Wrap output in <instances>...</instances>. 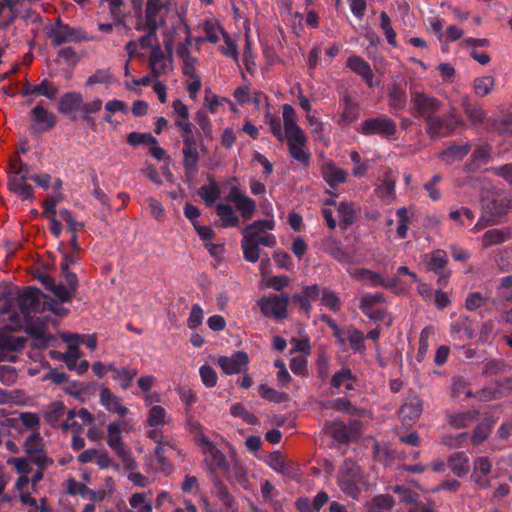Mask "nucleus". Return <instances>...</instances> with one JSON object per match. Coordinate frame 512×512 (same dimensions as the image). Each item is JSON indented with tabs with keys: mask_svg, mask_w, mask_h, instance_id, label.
Listing matches in <instances>:
<instances>
[{
	"mask_svg": "<svg viewBox=\"0 0 512 512\" xmlns=\"http://www.w3.org/2000/svg\"><path fill=\"white\" fill-rule=\"evenodd\" d=\"M172 0H147L145 6L146 26L160 28L166 24V16L171 10Z\"/></svg>",
	"mask_w": 512,
	"mask_h": 512,
	"instance_id": "39448f33",
	"label": "nucleus"
},
{
	"mask_svg": "<svg viewBox=\"0 0 512 512\" xmlns=\"http://www.w3.org/2000/svg\"><path fill=\"white\" fill-rule=\"evenodd\" d=\"M165 47L167 55L163 52L158 43H156L155 47H153V51H151L149 67L153 78H157L159 75L163 74L168 68V64L172 62V43H166Z\"/></svg>",
	"mask_w": 512,
	"mask_h": 512,
	"instance_id": "9b49d317",
	"label": "nucleus"
},
{
	"mask_svg": "<svg viewBox=\"0 0 512 512\" xmlns=\"http://www.w3.org/2000/svg\"><path fill=\"white\" fill-rule=\"evenodd\" d=\"M296 114L294 108L289 104L283 105V122L285 135L297 133L303 131L295 121Z\"/></svg>",
	"mask_w": 512,
	"mask_h": 512,
	"instance_id": "c03bdc74",
	"label": "nucleus"
},
{
	"mask_svg": "<svg viewBox=\"0 0 512 512\" xmlns=\"http://www.w3.org/2000/svg\"><path fill=\"white\" fill-rule=\"evenodd\" d=\"M195 121L203 132V135L208 139H213V130L210 118L204 109H200L195 114Z\"/></svg>",
	"mask_w": 512,
	"mask_h": 512,
	"instance_id": "bf43d9fd",
	"label": "nucleus"
},
{
	"mask_svg": "<svg viewBox=\"0 0 512 512\" xmlns=\"http://www.w3.org/2000/svg\"><path fill=\"white\" fill-rule=\"evenodd\" d=\"M131 508L137 512H152V501L148 499L146 493H134L129 498Z\"/></svg>",
	"mask_w": 512,
	"mask_h": 512,
	"instance_id": "603ef678",
	"label": "nucleus"
},
{
	"mask_svg": "<svg viewBox=\"0 0 512 512\" xmlns=\"http://www.w3.org/2000/svg\"><path fill=\"white\" fill-rule=\"evenodd\" d=\"M511 237L510 229H490L482 236V247L489 248L493 245L504 243Z\"/></svg>",
	"mask_w": 512,
	"mask_h": 512,
	"instance_id": "72a5a7b5",
	"label": "nucleus"
},
{
	"mask_svg": "<svg viewBox=\"0 0 512 512\" xmlns=\"http://www.w3.org/2000/svg\"><path fill=\"white\" fill-rule=\"evenodd\" d=\"M494 85L495 79L490 75L477 77L473 82L475 94L479 97L488 95L493 90Z\"/></svg>",
	"mask_w": 512,
	"mask_h": 512,
	"instance_id": "8fccbe9b",
	"label": "nucleus"
},
{
	"mask_svg": "<svg viewBox=\"0 0 512 512\" xmlns=\"http://www.w3.org/2000/svg\"><path fill=\"white\" fill-rule=\"evenodd\" d=\"M166 410L160 405H154L150 408L147 423L150 427H156L158 425L165 424Z\"/></svg>",
	"mask_w": 512,
	"mask_h": 512,
	"instance_id": "680f3d73",
	"label": "nucleus"
},
{
	"mask_svg": "<svg viewBox=\"0 0 512 512\" xmlns=\"http://www.w3.org/2000/svg\"><path fill=\"white\" fill-rule=\"evenodd\" d=\"M510 199L507 197H494L483 201L482 218L496 222L505 216L510 209Z\"/></svg>",
	"mask_w": 512,
	"mask_h": 512,
	"instance_id": "f8f14e48",
	"label": "nucleus"
},
{
	"mask_svg": "<svg viewBox=\"0 0 512 512\" xmlns=\"http://www.w3.org/2000/svg\"><path fill=\"white\" fill-rule=\"evenodd\" d=\"M461 106L471 124L479 125L483 123L486 113L480 104L471 103L468 96H463L461 98Z\"/></svg>",
	"mask_w": 512,
	"mask_h": 512,
	"instance_id": "cd10ccee",
	"label": "nucleus"
},
{
	"mask_svg": "<svg viewBox=\"0 0 512 512\" xmlns=\"http://www.w3.org/2000/svg\"><path fill=\"white\" fill-rule=\"evenodd\" d=\"M65 405L62 402H53L44 413L45 420L52 427H56L60 418L64 415Z\"/></svg>",
	"mask_w": 512,
	"mask_h": 512,
	"instance_id": "864d4df0",
	"label": "nucleus"
},
{
	"mask_svg": "<svg viewBox=\"0 0 512 512\" xmlns=\"http://www.w3.org/2000/svg\"><path fill=\"white\" fill-rule=\"evenodd\" d=\"M447 465L452 470V472L458 476H465L469 470V458L465 452H457L448 457Z\"/></svg>",
	"mask_w": 512,
	"mask_h": 512,
	"instance_id": "2f4dec72",
	"label": "nucleus"
},
{
	"mask_svg": "<svg viewBox=\"0 0 512 512\" xmlns=\"http://www.w3.org/2000/svg\"><path fill=\"white\" fill-rule=\"evenodd\" d=\"M347 67L362 77L369 87H373L374 72L369 63L358 55H352L347 59Z\"/></svg>",
	"mask_w": 512,
	"mask_h": 512,
	"instance_id": "412c9836",
	"label": "nucleus"
},
{
	"mask_svg": "<svg viewBox=\"0 0 512 512\" xmlns=\"http://www.w3.org/2000/svg\"><path fill=\"white\" fill-rule=\"evenodd\" d=\"M443 107V103L437 97L424 91H410V113L414 118L430 120Z\"/></svg>",
	"mask_w": 512,
	"mask_h": 512,
	"instance_id": "f257e3e1",
	"label": "nucleus"
},
{
	"mask_svg": "<svg viewBox=\"0 0 512 512\" xmlns=\"http://www.w3.org/2000/svg\"><path fill=\"white\" fill-rule=\"evenodd\" d=\"M216 214L221 219V225L224 228L237 227L240 224L239 217L234 213L232 206L229 204H217Z\"/></svg>",
	"mask_w": 512,
	"mask_h": 512,
	"instance_id": "e433bc0d",
	"label": "nucleus"
},
{
	"mask_svg": "<svg viewBox=\"0 0 512 512\" xmlns=\"http://www.w3.org/2000/svg\"><path fill=\"white\" fill-rule=\"evenodd\" d=\"M479 412L477 410H467L460 413L447 414V421L449 425L455 429L466 428L469 423L478 418Z\"/></svg>",
	"mask_w": 512,
	"mask_h": 512,
	"instance_id": "473e14b6",
	"label": "nucleus"
},
{
	"mask_svg": "<svg viewBox=\"0 0 512 512\" xmlns=\"http://www.w3.org/2000/svg\"><path fill=\"white\" fill-rule=\"evenodd\" d=\"M488 304H494V301L480 292H470L465 299V307L470 311H474Z\"/></svg>",
	"mask_w": 512,
	"mask_h": 512,
	"instance_id": "09e8293b",
	"label": "nucleus"
},
{
	"mask_svg": "<svg viewBox=\"0 0 512 512\" xmlns=\"http://www.w3.org/2000/svg\"><path fill=\"white\" fill-rule=\"evenodd\" d=\"M27 455L28 459L40 469H45L54 463V460L46 455L44 446L38 448L37 452H30Z\"/></svg>",
	"mask_w": 512,
	"mask_h": 512,
	"instance_id": "052dcab7",
	"label": "nucleus"
},
{
	"mask_svg": "<svg viewBox=\"0 0 512 512\" xmlns=\"http://www.w3.org/2000/svg\"><path fill=\"white\" fill-rule=\"evenodd\" d=\"M227 200L234 203L236 209L240 212L243 220L245 221L252 219L256 213V202L252 198L241 193L237 186L231 187Z\"/></svg>",
	"mask_w": 512,
	"mask_h": 512,
	"instance_id": "6e6552de",
	"label": "nucleus"
},
{
	"mask_svg": "<svg viewBox=\"0 0 512 512\" xmlns=\"http://www.w3.org/2000/svg\"><path fill=\"white\" fill-rule=\"evenodd\" d=\"M100 403L106 410L124 417L128 413V408L122 404V399L113 394L108 388L104 387L100 391Z\"/></svg>",
	"mask_w": 512,
	"mask_h": 512,
	"instance_id": "4be33fe9",
	"label": "nucleus"
},
{
	"mask_svg": "<svg viewBox=\"0 0 512 512\" xmlns=\"http://www.w3.org/2000/svg\"><path fill=\"white\" fill-rule=\"evenodd\" d=\"M31 114L36 124L41 126L40 128L32 126L34 131H48L56 125V116L45 109L41 104L35 106L31 110Z\"/></svg>",
	"mask_w": 512,
	"mask_h": 512,
	"instance_id": "a878e982",
	"label": "nucleus"
},
{
	"mask_svg": "<svg viewBox=\"0 0 512 512\" xmlns=\"http://www.w3.org/2000/svg\"><path fill=\"white\" fill-rule=\"evenodd\" d=\"M230 413L234 417L242 418L249 425H257L259 423L258 418L251 412H249L241 403L233 405L230 409Z\"/></svg>",
	"mask_w": 512,
	"mask_h": 512,
	"instance_id": "0e129e2a",
	"label": "nucleus"
},
{
	"mask_svg": "<svg viewBox=\"0 0 512 512\" xmlns=\"http://www.w3.org/2000/svg\"><path fill=\"white\" fill-rule=\"evenodd\" d=\"M343 101L344 110L341 114V121L350 124L359 117V106L348 93L343 96Z\"/></svg>",
	"mask_w": 512,
	"mask_h": 512,
	"instance_id": "79ce46f5",
	"label": "nucleus"
},
{
	"mask_svg": "<svg viewBox=\"0 0 512 512\" xmlns=\"http://www.w3.org/2000/svg\"><path fill=\"white\" fill-rule=\"evenodd\" d=\"M226 374H238L245 372L248 369L249 357L244 351H237L228 356H220L217 361Z\"/></svg>",
	"mask_w": 512,
	"mask_h": 512,
	"instance_id": "ddd939ff",
	"label": "nucleus"
},
{
	"mask_svg": "<svg viewBox=\"0 0 512 512\" xmlns=\"http://www.w3.org/2000/svg\"><path fill=\"white\" fill-rule=\"evenodd\" d=\"M83 104V96L79 92H67L63 94L58 100V111L61 114L69 115L70 119L75 120V115L72 112L75 110L80 111V107Z\"/></svg>",
	"mask_w": 512,
	"mask_h": 512,
	"instance_id": "a211bd4d",
	"label": "nucleus"
},
{
	"mask_svg": "<svg viewBox=\"0 0 512 512\" xmlns=\"http://www.w3.org/2000/svg\"><path fill=\"white\" fill-rule=\"evenodd\" d=\"M346 333L351 349L354 352L363 353L366 350L364 333L352 326L347 328Z\"/></svg>",
	"mask_w": 512,
	"mask_h": 512,
	"instance_id": "de8ad7c7",
	"label": "nucleus"
},
{
	"mask_svg": "<svg viewBox=\"0 0 512 512\" xmlns=\"http://www.w3.org/2000/svg\"><path fill=\"white\" fill-rule=\"evenodd\" d=\"M198 144H183L182 154H183V168L185 177L188 181H191L198 174V166L200 155L198 151Z\"/></svg>",
	"mask_w": 512,
	"mask_h": 512,
	"instance_id": "4468645a",
	"label": "nucleus"
},
{
	"mask_svg": "<svg viewBox=\"0 0 512 512\" xmlns=\"http://www.w3.org/2000/svg\"><path fill=\"white\" fill-rule=\"evenodd\" d=\"M321 249L324 253L331 256L340 263L348 264L352 261L349 253L340 245V243L332 236L323 240Z\"/></svg>",
	"mask_w": 512,
	"mask_h": 512,
	"instance_id": "5701e85b",
	"label": "nucleus"
},
{
	"mask_svg": "<svg viewBox=\"0 0 512 512\" xmlns=\"http://www.w3.org/2000/svg\"><path fill=\"white\" fill-rule=\"evenodd\" d=\"M211 482L215 489L216 496L223 503V505L232 511L236 510V501L234 496L229 492L225 483L218 477L212 476Z\"/></svg>",
	"mask_w": 512,
	"mask_h": 512,
	"instance_id": "c756f323",
	"label": "nucleus"
},
{
	"mask_svg": "<svg viewBox=\"0 0 512 512\" xmlns=\"http://www.w3.org/2000/svg\"><path fill=\"white\" fill-rule=\"evenodd\" d=\"M300 134L293 133L285 135L288 143L290 156L301 162L304 166H308L310 163L311 153L304 149L307 144V138L304 131H300Z\"/></svg>",
	"mask_w": 512,
	"mask_h": 512,
	"instance_id": "1a4fd4ad",
	"label": "nucleus"
},
{
	"mask_svg": "<svg viewBox=\"0 0 512 512\" xmlns=\"http://www.w3.org/2000/svg\"><path fill=\"white\" fill-rule=\"evenodd\" d=\"M259 394L263 399L273 403H282L286 400L285 393L278 392L277 390L269 387L266 384H261L259 386Z\"/></svg>",
	"mask_w": 512,
	"mask_h": 512,
	"instance_id": "e2e57ef3",
	"label": "nucleus"
},
{
	"mask_svg": "<svg viewBox=\"0 0 512 512\" xmlns=\"http://www.w3.org/2000/svg\"><path fill=\"white\" fill-rule=\"evenodd\" d=\"M257 305L265 317L284 319L288 316L289 296L287 294H270L261 297Z\"/></svg>",
	"mask_w": 512,
	"mask_h": 512,
	"instance_id": "f03ea898",
	"label": "nucleus"
},
{
	"mask_svg": "<svg viewBox=\"0 0 512 512\" xmlns=\"http://www.w3.org/2000/svg\"><path fill=\"white\" fill-rule=\"evenodd\" d=\"M332 437L339 443L348 444L353 441L351 431H348L347 425L340 420H335L330 427Z\"/></svg>",
	"mask_w": 512,
	"mask_h": 512,
	"instance_id": "a18cd8bd",
	"label": "nucleus"
},
{
	"mask_svg": "<svg viewBox=\"0 0 512 512\" xmlns=\"http://www.w3.org/2000/svg\"><path fill=\"white\" fill-rule=\"evenodd\" d=\"M422 414V401L417 396L406 398L400 409V417L404 422H415Z\"/></svg>",
	"mask_w": 512,
	"mask_h": 512,
	"instance_id": "b1692460",
	"label": "nucleus"
},
{
	"mask_svg": "<svg viewBox=\"0 0 512 512\" xmlns=\"http://www.w3.org/2000/svg\"><path fill=\"white\" fill-rule=\"evenodd\" d=\"M31 92L53 100L58 93V87L53 86L47 79H44L40 84L33 86Z\"/></svg>",
	"mask_w": 512,
	"mask_h": 512,
	"instance_id": "69168bd1",
	"label": "nucleus"
},
{
	"mask_svg": "<svg viewBox=\"0 0 512 512\" xmlns=\"http://www.w3.org/2000/svg\"><path fill=\"white\" fill-rule=\"evenodd\" d=\"M397 181V174L388 169L384 172L380 185L375 189L377 196L386 204H390L396 198L395 185Z\"/></svg>",
	"mask_w": 512,
	"mask_h": 512,
	"instance_id": "2eb2a0df",
	"label": "nucleus"
},
{
	"mask_svg": "<svg viewBox=\"0 0 512 512\" xmlns=\"http://www.w3.org/2000/svg\"><path fill=\"white\" fill-rule=\"evenodd\" d=\"M226 473L227 480L231 484H238L245 490L250 489V481L247 476L246 469L238 460H234L233 463L224 470Z\"/></svg>",
	"mask_w": 512,
	"mask_h": 512,
	"instance_id": "393cba45",
	"label": "nucleus"
},
{
	"mask_svg": "<svg viewBox=\"0 0 512 512\" xmlns=\"http://www.w3.org/2000/svg\"><path fill=\"white\" fill-rule=\"evenodd\" d=\"M389 107L400 111L406 107L407 95L399 84H393L388 90Z\"/></svg>",
	"mask_w": 512,
	"mask_h": 512,
	"instance_id": "4c0bfd02",
	"label": "nucleus"
},
{
	"mask_svg": "<svg viewBox=\"0 0 512 512\" xmlns=\"http://www.w3.org/2000/svg\"><path fill=\"white\" fill-rule=\"evenodd\" d=\"M200 441L202 443L200 446L202 453L207 455L203 464L206 470L211 474V477L217 476L215 474L216 470L220 469L224 471L228 467L226 456L207 436H201Z\"/></svg>",
	"mask_w": 512,
	"mask_h": 512,
	"instance_id": "20e7f679",
	"label": "nucleus"
},
{
	"mask_svg": "<svg viewBox=\"0 0 512 512\" xmlns=\"http://www.w3.org/2000/svg\"><path fill=\"white\" fill-rule=\"evenodd\" d=\"M427 270L435 274L449 271L447 269L448 257L444 250H434L429 256L426 255Z\"/></svg>",
	"mask_w": 512,
	"mask_h": 512,
	"instance_id": "c85d7f7f",
	"label": "nucleus"
},
{
	"mask_svg": "<svg viewBox=\"0 0 512 512\" xmlns=\"http://www.w3.org/2000/svg\"><path fill=\"white\" fill-rule=\"evenodd\" d=\"M320 172L323 179L332 188L336 187L340 183H344L347 178V172L338 167L332 160L323 163Z\"/></svg>",
	"mask_w": 512,
	"mask_h": 512,
	"instance_id": "aec40b11",
	"label": "nucleus"
},
{
	"mask_svg": "<svg viewBox=\"0 0 512 512\" xmlns=\"http://www.w3.org/2000/svg\"><path fill=\"white\" fill-rule=\"evenodd\" d=\"M166 446L171 449H175L174 444H172L171 442L159 441L158 445L155 448L154 454H155L156 460L159 464V470L162 473L169 475L170 473L173 472L174 468H173V465L166 458V450H165Z\"/></svg>",
	"mask_w": 512,
	"mask_h": 512,
	"instance_id": "c9c22d12",
	"label": "nucleus"
},
{
	"mask_svg": "<svg viewBox=\"0 0 512 512\" xmlns=\"http://www.w3.org/2000/svg\"><path fill=\"white\" fill-rule=\"evenodd\" d=\"M30 179V176H8V190L13 194L17 195L22 200H34L33 187L26 183V180Z\"/></svg>",
	"mask_w": 512,
	"mask_h": 512,
	"instance_id": "6ab92c4d",
	"label": "nucleus"
},
{
	"mask_svg": "<svg viewBox=\"0 0 512 512\" xmlns=\"http://www.w3.org/2000/svg\"><path fill=\"white\" fill-rule=\"evenodd\" d=\"M356 479L357 478L339 476L337 480L341 491L353 499H357L361 491L357 485Z\"/></svg>",
	"mask_w": 512,
	"mask_h": 512,
	"instance_id": "5fc2aeb1",
	"label": "nucleus"
},
{
	"mask_svg": "<svg viewBox=\"0 0 512 512\" xmlns=\"http://www.w3.org/2000/svg\"><path fill=\"white\" fill-rule=\"evenodd\" d=\"M42 292L36 287H28V289L18 295V306L25 318L31 313L40 312L44 306L41 302Z\"/></svg>",
	"mask_w": 512,
	"mask_h": 512,
	"instance_id": "9d476101",
	"label": "nucleus"
},
{
	"mask_svg": "<svg viewBox=\"0 0 512 512\" xmlns=\"http://www.w3.org/2000/svg\"><path fill=\"white\" fill-rule=\"evenodd\" d=\"M357 131L365 136L379 135L389 138L396 134L397 125L394 120L382 115L364 120Z\"/></svg>",
	"mask_w": 512,
	"mask_h": 512,
	"instance_id": "7ed1b4c3",
	"label": "nucleus"
},
{
	"mask_svg": "<svg viewBox=\"0 0 512 512\" xmlns=\"http://www.w3.org/2000/svg\"><path fill=\"white\" fill-rule=\"evenodd\" d=\"M241 248L243 257L250 263H256L260 257L259 243L255 239L246 238L242 236Z\"/></svg>",
	"mask_w": 512,
	"mask_h": 512,
	"instance_id": "ea45409f",
	"label": "nucleus"
},
{
	"mask_svg": "<svg viewBox=\"0 0 512 512\" xmlns=\"http://www.w3.org/2000/svg\"><path fill=\"white\" fill-rule=\"evenodd\" d=\"M115 81L113 74L109 68L97 69L94 74L88 77L86 81L87 86H93L95 84H111Z\"/></svg>",
	"mask_w": 512,
	"mask_h": 512,
	"instance_id": "13d9d810",
	"label": "nucleus"
},
{
	"mask_svg": "<svg viewBox=\"0 0 512 512\" xmlns=\"http://www.w3.org/2000/svg\"><path fill=\"white\" fill-rule=\"evenodd\" d=\"M101 108L102 101L100 99H95L89 103L83 102L80 107L83 120L92 129L96 126L95 119L92 117V114L99 112Z\"/></svg>",
	"mask_w": 512,
	"mask_h": 512,
	"instance_id": "37998d69",
	"label": "nucleus"
},
{
	"mask_svg": "<svg viewBox=\"0 0 512 512\" xmlns=\"http://www.w3.org/2000/svg\"><path fill=\"white\" fill-rule=\"evenodd\" d=\"M350 275L371 286H386L385 279L379 273L365 268H356L350 272Z\"/></svg>",
	"mask_w": 512,
	"mask_h": 512,
	"instance_id": "f704fd0d",
	"label": "nucleus"
},
{
	"mask_svg": "<svg viewBox=\"0 0 512 512\" xmlns=\"http://www.w3.org/2000/svg\"><path fill=\"white\" fill-rule=\"evenodd\" d=\"M396 215L398 217L399 225L397 227V235L400 239H404L407 236L410 216L408 214V209L406 207H401L397 209Z\"/></svg>",
	"mask_w": 512,
	"mask_h": 512,
	"instance_id": "338daca9",
	"label": "nucleus"
},
{
	"mask_svg": "<svg viewBox=\"0 0 512 512\" xmlns=\"http://www.w3.org/2000/svg\"><path fill=\"white\" fill-rule=\"evenodd\" d=\"M199 195L205 201L207 205H211L214 201H216L221 194L220 188L218 184L212 179L210 181V185H203L199 188Z\"/></svg>",
	"mask_w": 512,
	"mask_h": 512,
	"instance_id": "4d7b16f0",
	"label": "nucleus"
},
{
	"mask_svg": "<svg viewBox=\"0 0 512 512\" xmlns=\"http://www.w3.org/2000/svg\"><path fill=\"white\" fill-rule=\"evenodd\" d=\"M26 333L32 338V346L37 349H45L50 346L55 338L47 332L45 324H29L26 327Z\"/></svg>",
	"mask_w": 512,
	"mask_h": 512,
	"instance_id": "f3484780",
	"label": "nucleus"
},
{
	"mask_svg": "<svg viewBox=\"0 0 512 512\" xmlns=\"http://www.w3.org/2000/svg\"><path fill=\"white\" fill-rule=\"evenodd\" d=\"M268 465L277 473L297 478L300 476V472L296 469L292 463L286 460L279 451L272 452L267 457Z\"/></svg>",
	"mask_w": 512,
	"mask_h": 512,
	"instance_id": "dca6fc26",
	"label": "nucleus"
},
{
	"mask_svg": "<svg viewBox=\"0 0 512 512\" xmlns=\"http://www.w3.org/2000/svg\"><path fill=\"white\" fill-rule=\"evenodd\" d=\"M137 374V368L123 367L116 371V374L113 375V379L119 382L120 387L123 390H127L131 386L133 379Z\"/></svg>",
	"mask_w": 512,
	"mask_h": 512,
	"instance_id": "3c124183",
	"label": "nucleus"
},
{
	"mask_svg": "<svg viewBox=\"0 0 512 512\" xmlns=\"http://www.w3.org/2000/svg\"><path fill=\"white\" fill-rule=\"evenodd\" d=\"M274 227L275 221L273 219L255 220L251 224L244 227L242 230V236L257 240V238L261 236V233L273 230Z\"/></svg>",
	"mask_w": 512,
	"mask_h": 512,
	"instance_id": "7c9ffc66",
	"label": "nucleus"
},
{
	"mask_svg": "<svg viewBox=\"0 0 512 512\" xmlns=\"http://www.w3.org/2000/svg\"><path fill=\"white\" fill-rule=\"evenodd\" d=\"M472 145L466 141L464 144L458 145L452 143L442 153L441 156L449 161L462 160L471 151Z\"/></svg>",
	"mask_w": 512,
	"mask_h": 512,
	"instance_id": "58836bf2",
	"label": "nucleus"
},
{
	"mask_svg": "<svg viewBox=\"0 0 512 512\" xmlns=\"http://www.w3.org/2000/svg\"><path fill=\"white\" fill-rule=\"evenodd\" d=\"M394 504L395 501L391 495H377L371 500L368 512H391Z\"/></svg>",
	"mask_w": 512,
	"mask_h": 512,
	"instance_id": "a19ab883",
	"label": "nucleus"
},
{
	"mask_svg": "<svg viewBox=\"0 0 512 512\" xmlns=\"http://www.w3.org/2000/svg\"><path fill=\"white\" fill-rule=\"evenodd\" d=\"M49 38L54 46H60L67 42H80L85 37L81 29L72 28L58 19L49 33Z\"/></svg>",
	"mask_w": 512,
	"mask_h": 512,
	"instance_id": "0eeeda50",
	"label": "nucleus"
},
{
	"mask_svg": "<svg viewBox=\"0 0 512 512\" xmlns=\"http://www.w3.org/2000/svg\"><path fill=\"white\" fill-rule=\"evenodd\" d=\"M464 125L462 119L449 122L447 118L435 114L426 120L425 132L430 139L451 136L458 126Z\"/></svg>",
	"mask_w": 512,
	"mask_h": 512,
	"instance_id": "423d86ee",
	"label": "nucleus"
},
{
	"mask_svg": "<svg viewBox=\"0 0 512 512\" xmlns=\"http://www.w3.org/2000/svg\"><path fill=\"white\" fill-rule=\"evenodd\" d=\"M491 432V424L488 422H481L475 427L471 436V442L473 445H479L486 440Z\"/></svg>",
	"mask_w": 512,
	"mask_h": 512,
	"instance_id": "774afa93",
	"label": "nucleus"
},
{
	"mask_svg": "<svg viewBox=\"0 0 512 512\" xmlns=\"http://www.w3.org/2000/svg\"><path fill=\"white\" fill-rule=\"evenodd\" d=\"M25 344L26 339L23 337L1 336L0 352H21Z\"/></svg>",
	"mask_w": 512,
	"mask_h": 512,
	"instance_id": "49530a36",
	"label": "nucleus"
},
{
	"mask_svg": "<svg viewBox=\"0 0 512 512\" xmlns=\"http://www.w3.org/2000/svg\"><path fill=\"white\" fill-rule=\"evenodd\" d=\"M136 29L146 31V34L139 39L141 48H151V51H153V47L156 45L154 42L157 41V30L159 28H153V26H146V24H144L143 26L138 25Z\"/></svg>",
	"mask_w": 512,
	"mask_h": 512,
	"instance_id": "6e6d98bb",
	"label": "nucleus"
},
{
	"mask_svg": "<svg viewBox=\"0 0 512 512\" xmlns=\"http://www.w3.org/2000/svg\"><path fill=\"white\" fill-rule=\"evenodd\" d=\"M107 444L117 454L121 455L127 449L121 434V425L117 422L110 423L107 426Z\"/></svg>",
	"mask_w": 512,
	"mask_h": 512,
	"instance_id": "bb28decb",
	"label": "nucleus"
}]
</instances>
